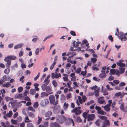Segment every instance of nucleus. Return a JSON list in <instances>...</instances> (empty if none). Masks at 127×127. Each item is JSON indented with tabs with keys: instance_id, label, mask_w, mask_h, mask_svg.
<instances>
[{
	"instance_id": "18",
	"label": "nucleus",
	"mask_w": 127,
	"mask_h": 127,
	"mask_svg": "<svg viewBox=\"0 0 127 127\" xmlns=\"http://www.w3.org/2000/svg\"><path fill=\"white\" fill-rule=\"evenodd\" d=\"M30 93L31 95H34L35 94L36 92L34 89H30Z\"/></svg>"
},
{
	"instance_id": "52",
	"label": "nucleus",
	"mask_w": 127,
	"mask_h": 127,
	"mask_svg": "<svg viewBox=\"0 0 127 127\" xmlns=\"http://www.w3.org/2000/svg\"><path fill=\"white\" fill-rule=\"evenodd\" d=\"M87 73V71L86 70H85V71H81V74L85 76L86 75Z\"/></svg>"
},
{
	"instance_id": "25",
	"label": "nucleus",
	"mask_w": 127,
	"mask_h": 127,
	"mask_svg": "<svg viewBox=\"0 0 127 127\" xmlns=\"http://www.w3.org/2000/svg\"><path fill=\"white\" fill-rule=\"evenodd\" d=\"M30 111H32L34 112H35V110L31 106H29L27 108Z\"/></svg>"
},
{
	"instance_id": "55",
	"label": "nucleus",
	"mask_w": 127,
	"mask_h": 127,
	"mask_svg": "<svg viewBox=\"0 0 127 127\" xmlns=\"http://www.w3.org/2000/svg\"><path fill=\"white\" fill-rule=\"evenodd\" d=\"M106 87L108 91H111V90H113V89L111 88H110V87L109 85L108 84L106 85Z\"/></svg>"
},
{
	"instance_id": "8",
	"label": "nucleus",
	"mask_w": 127,
	"mask_h": 127,
	"mask_svg": "<svg viewBox=\"0 0 127 127\" xmlns=\"http://www.w3.org/2000/svg\"><path fill=\"white\" fill-rule=\"evenodd\" d=\"M111 106L106 104L104 107V110L106 112H108L109 111L110 109V107Z\"/></svg>"
},
{
	"instance_id": "35",
	"label": "nucleus",
	"mask_w": 127,
	"mask_h": 127,
	"mask_svg": "<svg viewBox=\"0 0 127 127\" xmlns=\"http://www.w3.org/2000/svg\"><path fill=\"white\" fill-rule=\"evenodd\" d=\"M23 96V95L22 94H20L18 95H17L15 96V97L16 98H21Z\"/></svg>"
},
{
	"instance_id": "39",
	"label": "nucleus",
	"mask_w": 127,
	"mask_h": 127,
	"mask_svg": "<svg viewBox=\"0 0 127 127\" xmlns=\"http://www.w3.org/2000/svg\"><path fill=\"white\" fill-rule=\"evenodd\" d=\"M27 125V127H34L32 124L30 122L28 123Z\"/></svg>"
},
{
	"instance_id": "3",
	"label": "nucleus",
	"mask_w": 127,
	"mask_h": 127,
	"mask_svg": "<svg viewBox=\"0 0 127 127\" xmlns=\"http://www.w3.org/2000/svg\"><path fill=\"white\" fill-rule=\"evenodd\" d=\"M95 115L94 114H89L88 115L87 121H90L93 120L95 118Z\"/></svg>"
},
{
	"instance_id": "58",
	"label": "nucleus",
	"mask_w": 127,
	"mask_h": 127,
	"mask_svg": "<svg viewBox=\"0 0 127 127\" xmlns=\"http://www.w3.org/2000/svg\"><path fill=\"white\" fill-rule=\"evenodd\" d=\"M95 109L98 111H99L100 110H101V107L99 106H96Z\"/></svg>"
},
{
	"instance_id": "40",
	"label": "nucleus",
	"mask_w": 127,
	"mask_h": 127,
	"mask_svg": "<svg viewBox=\"0 0 127 127\" xmlns=\"http://www.w3.org/2000/svg\"><path fill=\"white\" fill-rule=\"evenodd\" d=\"M7 65H6L7 67L10 68V66L11 64V61L10 60L8 61L7 62Z\"/></svg>"
},
{
	"instance_id": "45",
	"label": "nucleus",
	"mask_w": 127,
	"mask_h": 127,
	"mask_svg": "<svg viewBox=\"0 0 127 127\" xmlns=\"http://www.w3.org/2000/svg\"><path fill=\"white\" fill-rule=\"evenodd\" d=\"M100 118L101 119L104 120L105 121L107 120V117L105 116H101Z\"/></svg>"
},
{
	"instance_id": "13",
	"label": "nucleus",
	"mask_w": 127,
	"mask_h": 127,
	"mask_svg": "<svg viewBox=\"0 0 127 127\" xmlns=\"http://www.w3.org/2000/svg\"><path fill=\"white\" fill-rule=\"evenodd\" d=\"M11 84L9 82H7L6 83L2 85L3 87H4L8 88L10 87Z\"/></svg>"
},
{
	"instance_id": "22",
	"label": "nucleus",
	"mask_w": 127,
	"mask_h": 127,
	"mask_svg": "<svg viewBox=\"0 0 127 127\" xmlns=\"http://www.w3.org/2000/svg\"><path fill=\"white\" fill-rule=\"evenodd\" d=\"M97 112L98 113L102 115H105L106 114L105 112L104 111L102 110L98 111Z\"/></svg>"
},
{
	"instance_id": "12",
	"label": "nucleus",
	"mask_w": 127,
	"mask_h": 127,
	"mask_svg": "<svg viewBox=\"0 0 127 127\" xmlns=\"http://www.w3.org/2000/svg\"><path fill=\"white\" fill-rule=\"evenodd\" d=\"M10 78L9 76L8 75L7 76L5 75L2 77V79L4 81H7V80H8V79Z\"/></svg>"
},
{
	"instance_id": "5",
	"label": "nucleus",
	"mask_w": 127,
	"mask_h": 127,
	"mask_svg": "<svg viewBox=\"0 0 127 127\" xmlns=\"http://www.w3.org/2000/svg\"><path fill=\"white\" fill-rule=\"evenodd\" d=\"M104 97L103 96L101 97L98 98L97 100V102L100 104H103L105 102V100L103 99Z\"/></svg>"
},
{
	"instance_id": "27",
	"label": "nucleus",
	"mask_w": 127,
	"mask_h": 127,
	"mask_svg": "<svg viewBox=\"0 0 127 127\" xmlns=\"http://www.w3.org/2000/svg\"><path fill=\"white\" fill-rule=\"evenodd\" d=\"M38 119L36 122V124L37 125H39L42 121V119L41 118L38 116Z\"/></svg>"
},
{
	"instance_id": "4",
	"label": "nucleus",
	"mask_w": 127,
	"mask_h": 127,
	"mask_svg": "<svg viewBox=\"0 0 127 127\" xmlns=\"http://www.w3.org/2000/svg\"><path fill=\"white\" fill-rule=\"evenodd\" d=\"M101 73L100 74L99 76V77L102 78H105L106 76V75L105 73V70H101Z\"/></svg>"
},
{
	"instance_id": "57",
	"label": "nucleus",
	"mask_w": 127,
	"mask_h": 127,
	"mask_svg": "<svg viewBox=\"0 0 127 127\" xmlns=\"http://www.w3.org/2000/svg\"><path fill=\"white\" fill-rule=\"evenodd\" d=\"M115 70L114 69H111L110 70V72L112 74H115Z\"/></svg>"
},
{
	"instance_id": "43",
	"label": "nucleus",
	"mask_w": 127,
	"mask_h": 127,
	"mask_svg": "<svg viewBox=\"0 0 127 127\" xmlns=\"http://www.w3.org/2000/svg\"><path fill=\"white\" fill-rule=\"evenodd\" d=\"M25 120L24 121V122L25 123H28L29 122H31V120H29V119L28 116H26L25 118Z\"/></svg>"
},
{
	"instance_id": "38",
	"label": "nucleus",
	"mask_w": 127,
	"mask_h": 127,
	"mask_svg": "<svg viewBox=\"0 0 127 127\" xmlns=\"http://www.w3.org/2000/svg\"><path fill=\"white\" fill-rule=\"evenodd\" d=\"M61 77V75L60 73H56L55 74V78L56 79H57L59 78V77Z\"/></svg>"
},
{
	"instance_id": "15",
	"label": "nucleus",
	"mask_w": 127,
	"mask_h": 127,
	"mask_svg": "<svg viewBox=\"0 0 127 127\" xmlns=\"http://www.w3.org/2000/svg\"><path fill=\"white\" fill-rule=\"evenodd\" d=\"M119 69L120 71V73L121 74L124 72L125 70V68L124 67H120L119 68Z\"/></svg>"
},
{
	"instance_id": "61",
	"label": "nucleus",
	"mask_w": 127,
	"mask_h": 127,
	"mask_svg": "<svg viewBox=\"0 0 127 127\" xmlns=\"http://www.w3.org/2000/svg\"><path fill=\"white\" fill-rule=\"evenodd\" d=\"M108 39L110 40L111 42H113V37L111 35H109V36Z\"/></svg>"
},
{
	"instance_id": "44",
	"label": "nucleus",
	"mask_w": 127,
	"mask_h": 127,
	"mask_svg": "<svg viewBox=\"0 0 127 127\" xmlns=\"http://www.w3.org/2000/svg\"><path fill=\"white\" fill-rule=\"evenodd\" d=\"M50 80L47 79H45L44 81V83L46 85H48L50 82Z\"/></svg>"
},
{
	"instance_id": "56",
	"label": "nucleus",
	"mask_w": 127,
	"mask_h": 127,
	"mask_svg": "<svg viewBox=\"0 0 127 127\" xmlns=\"http://www.w3.org/2000/svg\"><path fill=\"white\" fill-rule=\"evenodd\" d=\"M23 88L22 87H19L18 88V91L19 93L21 92L23 90Z\"/></svg>"
},
{
	"instance_id": "51",
	"label": "nucleus",
	"mask_w": 127,
	"mask_h": 127,
	"mask_svg": "<svg viewBox=\"0 0 127 127\" xmlns=\"http://www.w3.org/2000/svg\"><path fill=\"white\" fill-rule=\"evenodd\" d=\"M71 57H70V56L67 59V62L70 63L71 64L72 63V61H71Z\"/></svg>"
},
{
	"instance_id": "9",
	"label": "nucleus",
	"mask_w": 127,
	"mask_h": 127,
	"mask_svg": "<svg viewBox=\"0 0 127 127\" xmlns=\"http://www.w3.org/2000/svg\"><path fill=\"white\" fill-rule=\"evenodd\" d=\"M117 65L121 67H126V65L125 64L120 62H117Z\"/></svg>"
},
{
	"instance_id": "6",
	"label": "nucleus",
	"mask_w": 127,
	"mask_h": 127,
	"mask_svg": "<svg viewBox=\"0 0 127 127\" xmlns=\"http://www.w3.org/2000/svg\"><path fill=\"white\" fill-rule=\"evenodd\" d=\"M110 126V122L109 120L105 121L103 122L102 125V127H106L107 126Z\"/></svg>"
},
{
	"instance_id": "34",
	"label": "nucleus",
	"mask_w": 127,
	"mask_h": 127,
	"mask_svg": "<svg viewBox=\"0 0 127 127\" xmlns=\"http://www.w3.org/2000/svg\"><path fill=\"white\" fill-rule=\"evenodd\" d=\"M12 115V112L11 111H9V113L6 114L7 116L9 117H11Z\"/></svg>"
},
{
	"instance_id": "24",
	"label": "nucleus",
	"mask_w": 127,
	"mask_h": 127,
	"mask_svg": "<svg viewBox=\"0 0 127 127\" xmlns=\"http://www.w3.org/2000/svg\"><path fill=\"white\" fill-rule=\"evenodd\" d=\"M8 57L10 59L12 60H15L16 59V57L14 56H8Z\"/></svg>"
},
{
	"instance_id": "36",
	"label": "nucleus",
	"mask_w": 127,
	"mask_h": 127,
	"mask_svg": "<svg viewBox=\"0 0 127 127\" xmlns=\"http://www.w3.org/2000/svg\"><path fill=\"white\" fill-rule=\"evenodd\" d=\"M56 124H57L56 122L51 123L50 124V127H56Z\"/></svg>"
},
{
	"instance_id": "46",
	"label": "nucleus",
	"mask_w": 127,
	"mask_h": 127,
	"mask_svg": "<svg viewBox=\"0 0 127 127\" xmlns=\"http://www.w3.org/2000/svg\"><path fill=\"white\" fill-rule=\"evenodd\" d=\"M122 93L121 92H119L115 94V96L116 97H119L120 95H121Z\"/></svg>"
},
{
	"instance_id": "29",
	"label": "nucleus",
	"mask_w": 127,
	"mask_h": 127,
	"mask_svg": "<svg viewBox=\"0 0 127 127\" xmlns=\"http://www.w3.org/2000/svg\"><path fill=\"white\" fill-rule=\"evenodd\" d=\"M39 106V104L37 102H36L33 104V106L34 108H37Z\"/></svg>"
},
{
	"instance_id": "62",
	"label": "nucleus",
	"mask_w": 127,
	"mask_h": 127,
	"mask_svg": "<svg viewBox=\"0 0 127 127\" xmlns=\"http://www.w3.org/2000/svg\"><path fill=\"white\" fill-rule=\"evenodd\" d=\"M118 103L119 104L121 105L125 103L124 102H123V100L122 99H121L118 102Z\"/></svg>"
},
{
	"instance_id": "54",
	"label": "nucleus",
	"mask_w": 127,
	"mask_h": 127,
	"mask_svg": "<svg viewBox=\"0 0 127 127\" xmlns=\"http://www.w3.org/2000/svg\"><path fill=\"white\" fill-rule=\"evenodd\" d=\"M81 111L80 110H77L75 113V114L76 115H80L81 113Z\"/></svg>"
},
{
	"instance_id": "20",
	"label": "nucleus",
	"mask_w": 127,
	"mask_h": 127,
	"mask_svg": "<svg viewBox=\"0 0 127 127\" xmlns=\"http://www.w3.org/2000/svg\"><path fill=\"white\" fill-rule=\"evenodd\" d=\"M76 120L78 122L81 123L82 122V120L79 116H76Z\"/></svg>"
},
{
	"instance_id": "47",
	"label": "nucleus",
	"mask_w": 127,
	"mask_h": 127,
	"mask_svg": "<svg viewBox=\"0 0 127 127\" xmlns=\"http://www.w3.org/2000/svg\"><path fill=\"white\" fill-rule=\"evenodd\" d=\"M11 121L12 123L14 124H16L17 123V120H14L13 119L11 120Z\"/></svg>"
},
{
	"instance_id": "31",
	"label": "nucleus",
	"mask_w": 127,
	"mask_h": 127,
	"mask_svg": "<svg viewBox=\"0 0 127 127\" xmlns=\"http://www.w3.org/2000/svg\"><path fill=\"white\" fill-rule=\"evenodd\" d=\"M120 109L122 111H123L125 109V103L123 104L120 105Z\"/></svg>"
},
{
	"instance_id": "19",
	"label": "nucleus",
	"mask_w": 127,
	"mask_h": 127,
	"mask_svg": "<svg viewBox=\"0 0 127 127\" xmlns=\"http://www.w3.org/2000/svg\"><path fill=\"white\" fill-rule=\"evenodd\" d=\"M9 68L7 67V68L4 70V72L5 74L7 75L8 74L10 71Z\"/></svg>"
},
{
	"instance_id": "50",
	"label": "nucleus",
	"mask_w": 127,
	"mask_h": 127,
	"mask_svg": "<svg viewBox=\"0 0 127 127\" xmlns=\"http://www.w3.org/2000/svg\"><path fill=\"white\" fill-rule=\"evenodd\" d=\"M103 95H108V93L106 90H105L103 91Z\"/></svg>"
},
{
	"instance_id": "32",
	"label": "nucleus",
	"mask_w": 127,
	"mask_h": 127,
	"mask_svg": "<svg viewBox=\"0 0 127 127\" xmlns=\"http://www.w3.org/2000/svg\"><path fill=\"white\" fill-rule=\"evenodd\" d=\"M125 34L122 32H120V33L118 34V37L119 38V37H121L125 36Z\"/></svg>"
},
{
	"instance_id": "2",
	"label": "nucleus",
	"mask_w": 127,
	"mask_h": 127,
	"mask_svg": "<svg viewBox=\"0 0 127 127\" xmlns=\"http://www.w3.org/2000/svg\"><path fill=\"white\" fill-rule=\"evenodd\" d=\"M49 103V101L47 99H45L41 101L40 105L42 107L46 106Z\"/></svg>"
},
{
	"instance_id": "63",
	"label": "nucleus",
	"mask_w": 127,
	"mask_h": 127,
	"mask_svg": "<svg viewBox=\"0 0 127 127\" xmlns=\"http://www.w3.org/2000/svg\"><path fill=\"white\" fill-rule=\"evenodd\" d=\"M91 60L94 63L96 62L97 59L95 58H93L91 59Z\"/></svg>"
},
{
	"instance_id": "14",
	"label": "nucleus",
	"mask_w": 127,
	"mask_h": 127,
	"mask_svg": "<svg viewBox=\"0 0 127 127\" xmlns=\"http://www.w3.org/2000/svg\"><path fill=\"white\" fill-rule=\"evenodd\" d=\"M49 94H47L45 92H42L41 94V97L43 98L46 96H47Z\"/></svg>"
},
{
	"instance_id": "23",
	"label": "nucleus",
	"mask_w": 127,
	"mask_h": 127,
	"mask_svg": "<svg viewBox=\"0 0 127 127\" xmlns=\"http://www.w3.org/2000/svg\"><path fill=\"white\" fill-rule=\"evenodd\" d=\"M88 115V113L85 112L83 114L82 116L84 119H86L87 118Z\"/></svg>"
},
{
	"instance_id": "37",
	"label": "nucleus",
	"mask_w": 127,
	"mask_h": 127,
	"mask_svg": "<svg viewBox=\"0 0 127 127\" xmlns=\"http://www.w3.org/2000/svg\"><path fill=\"white\" fill-rule=\"evenodd\" d=\"M113 82L114 83V84L116 85H117L119 84L120 83L119 81L118 80H113Z\"/></svg>"
},
{
	"instance_id": "64",
	"label": "nucleus",
	"mask_w": 127,
	"mask_h": 127,
	"mask_svg": "<svg viewBox=\"0 0 127 127\" xmlns=\"http://www.w3.org/2000/svg\"><path fill=\"white\" fill-rule=\"evenodd\" d=\"M20 127H25V123L24 122H22L21 123H20Z\"/></svg>"
},
{
	"instance_id": "11",
	"label": "nucleus",
	"mask_w": 127,
	"mask_h": 127,
	"mask_svg": "<svg viewBox=\"0 0 127 127\" xmlns=\"http://www.w3.org/2000/svg\"><path fill=\"white\" fill-rule=\"evenodd\" d=\"M52 114V112L50 111L47 112L45 114V116L46 117H49Z\"/></svg>"
},
{
	"instance_id": "59",
	"label": "nucleus",
	"mask_w": 127,
	"mask_h": 127,
	"mask_svg": "<svg viewBox=\"0 0 127 127\" xmlns=\"http://www.w3.org/2000/svg\"><path fill=\"white\" fill-rule=\"evenodd\" d=\"M120 73V72L117 69L115 70V74H116V75H117L118 76H119Z\"/></svg>"
},
{
	"instance_id": "10",
	"label": "nucleus",
	"mask_w": 127,
	"mask_h": 127,
	"mask_svg": "<svg viewBox=\"0 0 127 127\" xmlns=\"http://www.w3.org/2000/svg\"><path fill=\"white\" fill-rule=\"evenodd\" d=\"M99 88L95 89V95L96 96H98L99 95Z\"/></svg>"
},
{
	"instance_id": "21",
	"label": "nucleus",
	"mask_w": 127,
	"mask_h": 127,
	"mask_svg": "<svg viewBox=\"0 0 127 127\" xmlns=\"http://www.w3.org/2000/svg\"><path fill=\"white\" fill-rule=\"evenodd\" d=\"M23 45L21 44H18L15 45L14 47V48L15 49L20 48L22 47L23 46Z\"/></svg>"
},
{
	"instance_id": "17",
	"label": "nucleus",
	"mask_w": 127,
	"mask_h": 127,
	"mask_svg": "<svg viewBox=\"0 0 127 127\" xmlns=\"http://www.w3.org/2000/svg\"><path fill=\"white\" fill-rule=\"evenodd\" d=\"M52 84L55 88H56L58 86L57 83L55 80H54L52 81Z\"/></svg>"
},
{
	"instance_id": "53",
	"label": "nucleus",
	"mask_w": 127,
	"mask_h": 127,
	"mask_svg": "<svg viewBox=\"0 0 127 127\" xmlns=\"http://www.w3.org/2000/svg\"><path fill=\"white\" fill-rule=\"evenodd\" d=\"M114 77L112 76H110L108 78V80L109 81H112L114 80Z\"/></svg>"
},
{
	"instance_id": "48",
	"label": "nucleus",
	"mask_w": 127,
	"mask_h": 127,
	"mask_svg": "<svg viewBox=\"0 0 127 127\" xmlns=\"http://www.w3.org/2000/svg\"><path fill=\"white\" fill-rule=\"evenodd\" d=\"M115 89L116 90H122V88L121 87V86H120L119 85V86H117L115 87Z\"/></svg>"
},
{
	"instance_id": "41",
	"label": "nucleus",
	"mask_w": 127,
	"mask_h": 127,
	"mask_svg": "<svg viewBox=\"0 0 127 127\" xmlns=\"http://www.w3.org/2000/svg\"><path fill=\"white\" fill-rule=\"evenodd\" d=\"M61 99L62 100H65V97L64 95L62 94L61 95Z\"/></svg>"
},
{
	"instance_id": "33",
	"label": "nucleus",
	"mask_w": 127,
	"mask_h": 127,
	"mask_svg": "<svg viewBox=\"0 0 127 127\" xmlns=\"http://www.w3.org/2000/svg\"><path fill=\"white\" fill-rule=\"evenodd\" d=\"M46 85L45 84H43L41 85V88L43 91H45L46 90L47 87Z\"/></svg>"
},
{
	"instance_id": "26",
	"label": "nucleus",
	"mask_w": 127,
	"mask_h": 127,
	"mask_svg": "<svg viewBox=\"0 0 127 127\" xmlns=\"http://www.w3.org/2000/svg\"><path fill=\"white\" fill-rule=\"evenodd\" d=\"M32 37H35L33 38L32 40V41L34 42H35L38 40V37L36 35H33Z\"/></svg>"
},
{
	"instance_id": "7",
	"label": "nucleus",
	"mask_w": 127,
	"mask_h": 127,
	"mask_svg": "<svg viewBox=\"0 0 127 127\" xmlns=\"http://www.w3.org/2000/svg\"><path fill=\"white\" fill-rule=\"evenodd\" d=\"M45 90L47 93H49L48 94H49V95L53 93V92H51L52 90V89L49 86H47Z\"/></svg>"
},
{
	"instance_id": "16",
	"label": "nucleus",
	"mask_w": 127,
	"mask_h": 127,
	"mask_svg": "<svg viewBox=\"0 0 127 127\" xmlns=\"http://www.w3.org/2000/svg\"><path fill=\"white\" fill-rule=\"evenodd\" d=\"M101 122V120L98 119L95 122V124L97 126H100V123Z\"/></svg>"
},
{
	"instance_id": "30",
	"label": "nucleus",
	"mask_w": 127,
	"mask_h": 127,
	"mask_svg": "<svg viewBox=\"0 0 127 127\" xmlns=\"http://www.w3.org/2000/svg\"><path fill=\"white\" fill-rule=\"evenodd\" d=\"M29 115L30 117L32 118H34L35 116L34 113L32 112H29Z\"/></svg>"
},
{
	"instance_id": "1",
	"label": "nucleus",
	"mask_w": 127,
	"mask_h": 127,
	"mask_svg": "<svg viewBox=\"0 0 127 127\" xmlns=\"http://www.w3.org/2000/svg\"><path fill=\"white\" fill-rule=\"evenodd\" d=\"M49 101L50 103L54 105L57 104L58 103V100H55V98L53 95H51L49 97Z\"/></svg>"
},
{
	"instance_id": "49",
	"label": "nucleus",
	"mask_w": 127,
	"mask_h": 127,
	"mask_svg": "<svg viewBox=\"0 0 127 127\" xmlns=\"http://www.w3.org/2000/svg\"><path fill=\"white\" fill-rule=\"evenodd\" d=\"M75 75V73H73V72L70 74V76L71 77H73L74 76V77H72V78H71V80H72V79L73 78L74 79H75L76 77H75L74 76Z\"/></svg>"
},
{
	"instance_id": "60",
	"label": "nucleus",
	"mask_w": 127,
	"mask_h": 127,
	"mask_svg": "<svg viewBox=\"0 0 127 127\" xmlns=\"http://www.w3.org/2000/svg\"><path fill=\"white\" fill-rule=\"evenodd\" d=\"M81 69L80 68H78L76 71V72L78 74L79 73L81 72Z\"/></svg>"
},
{
	"instance_id": "42",
	"label": "nucleus",
	"mask_w": 127,
	"mask_h": 127,
	"mask_svg": "<svg viewBox=\"0 0 127 127\" xmlns=\"http://www.w3.org/2000/svg\"><path fill=\"white\" fill-rule=\"evenodd\" d=\"M56 64V62L55 61H54L53 64L51 65L50 67V69L51 70L53 69L55 66V65Z\"/></svg>"
},
{
	"instance_id": "28",
	"label": "nucleus",
	"mask_w": 127,
	"mask_h": 127,
	"mask_svg": "<svg viewBox=\"0 0 127 127\" xmlns=\"http://www.w3.org/2000/svg\"><path fill=\"white\" fill-rule=\"evenodd\" d=\"M119 39H120L121 41H125L127 40V37L125 36V35L124 36L121 37H119Z\"/></svg>"
}]
</instances>
